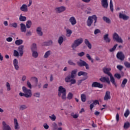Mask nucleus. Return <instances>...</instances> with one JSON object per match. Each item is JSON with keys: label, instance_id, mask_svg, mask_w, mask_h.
Masks as SVG:
<instances>
[{"label": "nucleus", "instance_id": "obj_19", "mask_svg": "<svg viewBox=\"0 0 130 130\" xmlns=\"http://www.w3.org/2000/svg\"><path fill=\"white\" fill-rule=\"evenodd\" d=\"M31 80L34 81V82H36V86L38 87V88H41V83H39L38 84H37V83H38V79L37 78L33 77L31 78Z\"/></svg>", "mask_w": 130, "mask_h": 130}, {"label": "nucleus", "instance_id": "obj_31", "mask_svg": "<svg viewBox=\"0 0 130 130\" xmlns=\"http://www.w3.org/2000/svg\"><path fill=\"white\" fill-rule=\"evenodd\" d=\"M51 54V51L50 50L47 51L45 53V54L44 55V58H48V57H49Z\"/></svg>", "mask_w": 130, "mask_h": 130}, {"label": "nucleus", "instance_id": "obj_10", "mask_svg": "<svg viewBox=\"0 0 130 130\" xmlns=\"http://www.w3.org/2000/svg\"><path fill=\"white\" fill-rule=\"evenodd\" d=\"M69 21L71 24L72 26H75V25L77 24V19H76V17L74 16L70 17Z\"/></svg>", "mask_w": 130, "mask_h": 130}, {"label": "nucleus", "instance_id": "obj_9", "mask_svg": "<svg viewBox=\"0 0 130 130\" xmlns=\"http://www.w3.org/2000/svg\"><path fill=\"white\" fill-rule=\"evenodd\" d=\"M54 10L56 13L60 14V13H63V12L67 10V8L64 6H60L59 7L55 8Z\"/></svg>", "mask_w": 130, "mask_h": 130}, {"label": "nucleus", "instance_id": "obj_23", "mask_svg": "<svg viewBox=\"0 0 130 130\" xmlns=\"http://www.w3.org/2000/svg\"><path fill=\"white\" fill-rule=\"evenodd\" d=\"M110 71H111V68H105L103 69V72L105 73V74H106L108 76H110L111 75V73H110Z\"/></svg>", "mask_w": 130, "mask_h": 130}, {"label": "nucleus", "instance_id": "obj_40", "mask_svg": "<svg viewBox=\"0 0 130 130\" xmlns=\"http://www.w3.org/2000/svg\"><path fill=\"white\" fill-rule=\"evenodd\" d=\"M130 127V123L129 122H126L124 123L123 128L125 129H127V128H129Z\"/></svg>", "mask_w": 130, "mask_h": 130}, {"label": "nucleus", "instance_id": "obj_46", "mask_svg": "<svg viewBox=\"0 0 130 130\" xmlns=\"http://www.w3.org/2000/svg\"><path fill=\"white\" fill-rule=\"evenodd\" d=\"M6 86L7 88V91H11V84L9 82H6Z\"/></svg>", "mask_w": 130, "mask_h": 130}, {"label": "nucleus", "instance_id": "obj_1", "mask_svg": "<svg viewBox=\"0 0 130 130\" xmlns=\"http://www.w3.org/2000/svg\"><path fill=\"white\" fill-rule=\"evenodd\" d=\"M24 54V45H21L18 47V50H14L13 56L15 57H22Z\"/></svg>", "mask_w": 130, "mask_h": 130}, {"label": "nucleus", "instance_id": "obj_62", "mask_svg": "<svg viewBox=\"0 0 130 130\" xmlns=\"http://www.w3.org/2000/svg\"><path fill=\"white\" fill-rule=\"evenodd\" d=\"M100 29H96L94 30V34L95 35H97V34H99V33H100Z\"/></svg>", "mask_w": 130, "mask_h": 130}, {"label": "nucleus", "instance_id": "obj_33", "mask_svg": "<svg viewBox=\"0 0 130 130\" xmlns=\"http://www.w3.org/2000/svg\"><path fill=\"white\" fill-rule=\"evenodd\" d=\"M81 100L82 102H85L87 101V96L85 94H82L81 95Z\"/></svg>", "mask_w": 130, "mask_h": 130}, {"label": "nucleus", "instance_id": "obj_14", "mask_svg": "<svg viewBox=\"0 0 130 130\" xmlns=\"http://www.w3.org/2000/svg\"><path fill=\"white\" fill-rule=\"evenodd\" d=\"M110 99H111V96H110V92L109 91H107L104 98V100L105 101H108V100H110Z\"/></svg>", "mask_w": 130, "mask_h": 130}, {"label": "nucleus", "instance_id": "obj_47", "mask_svg": "<svg viewBox=\"0 0 130 130\" xmlns=\"http://www.w3.org/2000/svg\"><path fill=\"white\" fill-rule=\"evenodd\" d=\"M109 76L110 78V81L111 82L112 84H114V83H115V79H114L113 76H112V74H110V76Z\"/></svg>", "mask_w": 130, "mask_h": 130}, {"label": "nucleus", "instance_id": "obj_27", "mask_svg": "<svg viewBox=\"0 0 130 130\" xmlns=\"http://www.w3.org/2000/svg\"><path fill=\"white\" fill-rule=\"evenodd\" d=\"M103 19L104 22H106V23H107V24H111V20L109 18L106 16H104L103 17Z\"/></svg>", "mask_w": 130, "mask_h": 130}, {"label": "nucleus", "instance_id": "obj_12", "mask_svg": "<svg viewBox=\"0 0 130 130\" xmlns=\"http://www.w3.org/2000/svg\"><path fill=\"white\" fill-rule=\"evenodd\" d=\"M101 5L104 9H108V0H101Z\"/></svg>", "mask_w": 130, "mask_h": 130}, {"label": "nucleus", "instance_id": "obj_4", "mask_svg": "<svg viewBox=\"0 0 130 130\" xmlns=\"http://www.w3.org/2000/svg\"><path fill=\"white\" fill-rule=\"evenodd\" d=\"M22 89L25 94V98H31L32 97V90L31 89H29L25 86H23Z\"/></svg>", "mask_w": 130, "mask_h": 130}, {"label": "nucleus", "instance_id": "obj_35", "mask_svg": "<svg viewBox=\"0 0 130 130\" xmlns=\"http://www.w3.org/2000/svg\"><path fill=\"white\" fill-rule=\"evenodd\" d=\"M31 51H36L37 50V45L36 44H32L31 47Z\"/></svg>", "mask_w": 130, "mask_h": 130}, {"label": "nucleus", "instance_id": "obj_22", "mask_svg": "<svg viewBox=\"0 0 130 130\" xmlns=\"http://www.w3.org/2000/svg\"><path fill=\"white\" fill-rule=\"evenodd\" d=\"M20 10L22 12H28V6L26 4H23L20 7Z\"/></svg>", "mask_w": 130, "mask_h": 130}, {"label": "nucleus", "instance_id": "obj_28", "mask_svg": "<svg viewBox=\"0 0 130 130\" xmlns=\"http://www.w3.org/2000/svg\"><path fill=\"white\" fill-rule=\"evenodd\" d=\"M84 43L86 44V45H87V46H88L89 49H91V48H92V45H91V43H90V42H89V40H88V39H85L84 40Z\"/></svg>", "mask_w": 130, "mask_h": 130}, {"label": "nucleus", "instance_id": "obj_24", "mask_svg": "<svg viewBox=\"0 0 130 130\" xmlns=\"http://www.w3.org/2000/svg\"><path fill=\"white\" fill-rule=\"evenodd\" d=\"M109 35L108 34H106L104 36V40L107 43H109L110 41H111V40L109 37H108Z\"/></svg>", "mask_w": 130, "mask_h": 130}, {"label": "nucleus", "instance_id": "obj_43", "mask_svg": "<svg viewBox=\"0 0 130 130\" xmlns=\"http://www.w3.org/2000/svg\"><path fill=\"white\" fill-rule=\"evenodd\" d=\"M110 9L111 12L113 13L114 9H113V3L112 2V0H110Z\"/></svg>", "mask_w": 130, "mask_h": 130}, {"label": "nucleus", "instance_id": "obj_5", "mask_svg": "<svg viewBox=\"0 0 130 130\" xmlns=\"http://www.w3.org/2000/svg\"><path fill=\"white\" fill-rule=\"evenodd\" d=\"M83 40L82 38H79L75 40L74 43L72 45V47L73 49H76L79 45L82 44L83 43Z\"/></svg>", "mask_w": 130, "mask_h": 130}, {"label": "nucleus", "instance_id": "obj_50", "mask_svg": "<svg viewBox=\"0 0 130 130\" xmlns=\"http://www.w3.org/2000/svg\"><path fill=\"white\" fill-rule=\"evenodd\" d=\"M27 108H28V107L27 106H26V105H23L20 107V109L21 110H25V109H27Z\"/></svg>", "mask_w": 130, "mask_h": 130}, {"label": "nucleus", "instance_id": "obj_60", "mask_svg": "<svg viewBox=\"0 0 130 130\" xmlns=\"http://www.w3.org/2000/svg\"><path fill=\"white\" fill-rule=\"evenodd\" d=\"M78 56H80V57H82V56H84L85 55V52H81L80 53H78Z\"/></svg>", "mask_w": 130, "mask_h": 130}, {"label": "nucleus", "instance_id": "obj_41", "mask_svg": "<svg viewBox=\"0 0 130 130\" xmlns=\"http://www.w3.org/2000/svg\"><path fill=\"white\" fill-rule=\"evenodd\" d=\"M23 42L24 41L22 40H17L15 41V43L16 45H21V44H23Z\"/></svg>", "mask_w": 130, "mask_h": 130}, {"label": "nucleus", "instance_id": "obj_51", "mask_svg": "<svg viewBox=\"0 0 130 130\" xmlns=\"http://www.w3.org/2000/svg\"><path fill=\"white\" fill-rule=\"evenodd\" d=\"M73 94L72 93V92H69L68 94L67 98L69 100H71L73 98Z\"/></svg>", "mask_w": 130, "mask_h": 130}, {"label": "nucleus", "instance_id": "obj_42", "mask_svg": "<svg viewBox=\"0 0 130 130\" xmlns=\"http://www.w3.org/2000/svg\"><path fill=\"white\" fill-rule=\"evenodd\" d=\"M129 114H130L129 109H126V110H125L124 113V116L126 118L128 116V115H129Z\"/></svg>", "mask_w": 130, "mask_h": 130}, {"label": "nucleus", "instance_id": "obj_36", "mask_svg": "<svg viewBox=\"0 0 130 130\" xmlns=\"http://www.w3.org/2000/svg\"><path fill=\"white\" fill-rule=\"evenodd\" d=\"M79 113H75L72 112L71 113V116H72L73 118L77 119L79 116Z\"/></svg>", "mask_w": 130, "mask_h": 130}, {"label": "nucleus", "instance_id": "obj_54", "mask_svg": "<svg viewBox=\"0 0 130 130\" xmlns=\"http://www.w3.org/2000/svg\"><path fill=\"white\" fill-rule=\"evenodd\" d=\"M68 62L70 66H76V63L74 62L72 60H68Z\"/></svg>", "mask_w": 130, "mask_h": 130}, {"label": "nucleus", "instance_id": "obj_49", "mask_svg": "<svg viewBox=\"0 0 130 130\" xmlns=\"http://www.w3.org/2000/svg\"><path fill=\"white\" fill-rule=\"evenodd\" d=\"M86 57L87 58H88V59H89V60H90L91 62L92 63L94 62V60L93 59V58L91 57V56H90V54H87Z\"/></svg>", "mask_w": 130, "mask_h": 130}, {"label": "nucleus", "instance_id": "obj_63", "mask_svg": "<svg viewBox=\"0 0 130 130\" xmlns=\"http://www.w3.org/2000/svg\"><path fill=\"white\" fill-rule=\"evenodd\" d=\"M116 120L118 122V121H119V114L117 113L116 115Z\"/></svg>", "mask_w": 130, "mask_h": 130}, {"label": "nucleus", "instance_id": "obj_56", "mask_svg": "<svg viewBox=\"0 0 130 130\" xmlns=\"http://www.w3.org/2000/svg\"><path fill=\"white\" fill-rule=\"evenodd\" d=\"M11 26L13 28H17L18 27V23L16 22H14L11 24Z\"/></svg>", "mask_w": 130, "mask_h": 130}, {"label": "nucleus", "instance_id": "obj_32", "mask_svg": "<svg viewBox=\"0 0 130 130\" xmlns=\"http://www.w3.org/2000/svg\"><path fill=\"white\" fill-rule=\"evenodd\" d=\"M86 63V61L82 60H80V61L77 62L78 66L80 67H84Z\"/></svg>", "mask_w": 130, "mask_h": 130}, {"label": "nucleus", "instance_id": "obj_18", "mask_svg": "<svg viewBox=\"0 0 130 130\" xmlns=\"http://www.w3.org/2000/svg\"><path fill=\"white\" fill-rule=\"evenodd\" d=\"M14 128L15 129L18 130L20 129V125H19V122H18V120L17 119H14Z\"/></svg>", "mask_w": 130, "mask_h": 130}, {"label": "nucleus", "instance_id": "obj_38", "mask_svg": "<svg viewBox=\"0 0 130 130\" xmlns=\"http://www.w3.org/2000/svg\"><path fill=\"white\" fill-rule=\"evenodd\" d=\"M27 29H30L31 26H32V22L31 20H28L26 22V25Z\"/></svg>", "mask_w": 130, "mask_h": 130}, {"label": "nucleus", "instance_id": "obj_52", "mask_svg": "<svg viewBox=\"0 0 130 130\" xmlns=\"http://www.w3.org/2000/svg\"><path fill=\"white\" fill-rule=\"evenodd\" d=\"M124 64L126 68H127L128 69L130 68V63L129 62H128L127 61H125V62H124Z\"/></svg>", "mask_w": 130, "mask_h": 130}, {"label": "nucleus", "instance_id": "obj_45", "mask_svg": "<svg viewBox=\"0 0 130 130\" xmlns=\"http://www.w3.org/2000/svg\"><path fill=\"white\" fill-rule=\"evenodd\" d=\"M51 127H52L53 130H57V124H56V123H53Z\"/></svg>", "mask_w": 130, "mask_h": 130}, {"label": "nucleus", "instance_id": "obj_17", "mask_svg": "<svg viewBox=\"0 0 130 130\" xmlns=\"http://www.w3.org/2000/svg\"><path fill=\"white\" fill-rule=\"evenodd\" d=\"M2 124L3 125V130H11V127L7 124L6 121H3L2 122Z\"/></svg>", "mask_w": 130, "mask_h": 130}, {"label": "nucleus", "instance_id": "obj_26", "mask_svg": "<svg viewBox=\"0 0 130 130\" xmlns=\"http://www.w3.org/2000/svg\"><path fill=\"white\" fill-rule=\"evenodd\" d=\"M127 83V79H124L122 82V83L121 84V88H122V89H124L125 87V85H126V83Z\"/></svg>", "mask_w": 130, "mask_h": 130}, {"label": "nucleus", "instance_id": "obj_39", "mask_svg": "<svg viewBox=\"0 0 130 130\" xmlns=\"http://www.w3.org/2000/svg\"><path fill=\"white\" fill-rule=\"evenodd\" d=\"M78 72V70L77 69L73 70L71 72V76L72 78H75L77 75V73Z\"/></svg>", "mask_w": 130, "mask_h": 130}, {"label": "nucleus", "instance_id": "obj_30", "mask_svg": "<svg viewBox=\"0 0 130 130\" xmlns=\"http://www.w3.org/2000/svg\"><path fill=\"white\" fill-rule=\"evenodd\" d=\"M72 33H73V31H72V30L69 28L66 29V36L67 37H71V35H72Z\"/></svg>", "mask_w": 130, "mask_h": 130}, {"label": "nucleus", "instance_id": "obj_11", "mask_svg": "<svg viewBox=\"0 0 130 130\" xmlns=\"http://www.w3.org/2000/svg\"><path fill=\"white\" fill-rule=\"evenodd\" d=\"M91 86L94 88H100L101 89L103 88V85L97 82H93Z\"/></svg>", "mask_w": 130, "mask_h": 130}, {"label": "nucleus", "instance_id": "obj_21", "mask_svg": "<svg viewBox=\"0 0 130 130\" xmlns=\"http://www.w3.org/2000/svg\"><path fill=\"white\" fill-rule=\"evenodd\" d=\"M37 33L39 36H42L43 35V32H42V28L39 26L37 28Z\"/></svg>", "mask_w": 130, "mask_h": 130}, {"label": "nucleus", "instance_id": "obj_8", "mask_svg": "<svg viewBox=\"0 0 130 130\" xmlns=\"http://www.w3.org/2000/svg\"><path fill=\"white\" fill-rule=\"evenodd\" d=\"M119 17L120 19H122V20H124V21L128 20L129 18L128 16L125 14V11H122L121 12H120L119 14Z\"/></svg>", "mask_w": 130, "mask_h": 130}, {"label": "nucleus", "instance_id": "obj_20", "mask_svg": "<svg viewBox=\"0 0 130 130\" xmlns=\"http://www.w3.org/2000/svg\"><path fill=\"white\" fill-rule=\"evenodd\" d=\"M117 57L120 60H123L124 59V55L122 53V52H118L117 54Z\"/></svg>", "mask_w": 130, "mask_h": 130}, {"label": "nucleus", "instance_id": "obj_44", "mask_svg": "<svg viewBox=\"0 0 130 130\" xmlns=\"http://www.w3.org/2000/svg\"><path fill=\"white\" fill-rule=\"evenodd\" d=\"M49 117L50 118L51 120H52V121H55V119H56V116H55L54 114L49 116Z\"/></svg>", "mask_w": 130, "mask_h": 130}, {"label": "nucleus", "instance_id": "obj_2", "mask_svg": "<svg viewBox=\"0 0 130 130\" xmlns=\"http://www.w3.org/2000/svg\"><path fill=\"white\" fill-rule=\"evenodd\" d=\"M58 96L61 97L62 100H66L67 99V90L66 88L60 86L58 87Z\"/></svg>", "mask_w": 130, "mask_h": 130}, {"label": "nucleus", "instance_id": "obj_29", "mask_svg": "<svg viewBox=\"0 0 130 130\" xmlns=\"http://www.w3.org/2000/svg\"><path fill=\"white\" fill-rule=\"evenodd\" d=\"M64 36H60L58 39V43H59V45H61L62 44V42H63V38Z\"/></svg>", "mask_w": 130, "mask_h": 130}, {"label": "nucleus", "instance_id": "obj_7", "mask_svg": "<svg viewBox=\"0 0 130 130\" xmlns=\"http://www.w3.org/2000/svg\"><path fill=\"white\" fill-rule=\"evenodd\" d=\"M113 39L116 40V41L119 43H122L123 42L121 38L119 37L118 34H117L116 32L113 34Z\"/></svg>", "mask_w": 130, "mask_h": 130}, {"label": "nucleus", "instance_id": "obj_55", "mask_svg": "<svg viewBox=\"0 0 130 130\" xmlns=\"http://www.w3.org/2000/svg\"><path fill=\"white\" fill-rule=\"evenodd\" d=\"M116 47H117V44L115 45L112 48L110 49V52L114 51V50H115L116 49Z\"/></svg>", "mask_w": 130, "mask_h": 130}, {"label": "nucleus", "instance_id": "obj_15", "mask_svg": "<svg viewBox=\"0 0 130 130\" xmlns=\"http://www.w3.org/2000/svg\"><path fill=\"white\" fill-rule=\"evenodd\" d=\"M20 26L21 31L23 33H26L27 31V27H26V25H25L24 23H21Z\"/></svg>", "mask_w": 130, "mask_h": 130}, {"label": "nucleus", "instance_id": "obj_25", "mask_svg": "<svg viewBox=\"0 0 130 130\" xmlns=\"http://www.w3.org/2000/svg\"><path fill=\"white\" fill-rule=\"evenodd\" d=\"M52 43L53 42L52 40H49L44 42L43 45H44V46H50V45H52Z\"/></svg>", "mask_w": 130, "mask_h": 130}, {"label": "nucleus", "instance_id": "obj_3", "mask_svg": "<svg viewBox=\"0 0 130 130\" xmlns=\"http://www.w3.org/2000/svg\"><path fill=\"white\" fill-rule=\"evenodd\" d=\"M98 19V17H97V16H96V15L89 16L87 20V26H88V27H90V26H91L92 24H93V22H94V25L95 26V25H96V23H97Z\"/></svg>", "mask_w": 130, "mask_h": 130}, {"label": "nucleus", "instance_id": "obj_59", "mask_svg": "<svg viewBox=\"0 0 130 130\" xmlns=\"http://www.w3.org/2000/svg\"><path fill=\"white\" fill-rule=\"evenodd\" d=\"M7 42H12L13 41V38L11 37H8L6 39Z\"/></svg>", "mask_w": 130, "mask_h": 130}, {"label": "nucleus", "instance_id": "obj_58", "mask_svg": "<svg viewBox=\"0 0 130 130\" xmlns=\"http://www.w3.org/2000/svg\"><path fill=\"white\" fill-rule=\"evenodd\" d=\"M43 126L45 129H48L49 128V126L48 124H47V123H44Z\"/></svg>", "mask_w": 130, "mask_h": 130}, {"label": "nucleus", "instance_id": "obj_6", "mask_svg": "<svg viewBox=\"0 0 130 130\" xmlns=\"http://www.w3.org/2000/svg\"><path fill=\"white\" fill-rule=\"evenodd\" d=\"M65 81L66 83H70L72 85H74V84H76V79H74V77H72V76H68L65 78Z\"/></svg>", "mask_w": 130, "mask_h": 130}, {"label": "nucleus", "instance_id": "obj_13", "mask_svg": "<svg viewBox=\"0 0 130 130\" xmlns=\"http://www.w3.org/2000/svg\"><path fill=\"white\" fill-rule=\"evenodd\" d=\"M13 66L14 67L16 71H19V61H18V59H14L13 60Z\"/></svg>", "mask_w": 130, "mask_h": 130}, {"label": "nucleus", "instance_id": "obj_61", "mask_svg": "<svg viewBox=\"0 0 130 130\" xmlns=\"http://www.w3.org/2000/svg\"><path fill=\"white\" fill-rule=\"evenodd\" d=\"M27 85L29 88V89H32V85H31V83L29 81L27 82Z\"/></svg>", "mask_w": 130, "mask_h": 130}, {"label": "nucleus", "instance_id": "obj_34", "mask_svg": "<svg viewBox=\"0 0 130 130\" xmlns=\"http://www.w3.org/2000/svg\"><path fill=\"white\" fill-rule=\"evenodd\" d=\"M27 20V17L26 16H23L22 14H21L19 16V21L21 22H25Z\"/></svg>", "mask_w": 130, "mask_h": 130}, {"label": "nucleus", "instance_id": "obj_37", "mask_svg": "<svg viewBox=\"0 0 130 130\" xmlns=\"http://www.w3.org/2000/svg\"><path fill=\"white\" fill-rule=\"evenodd\" d=\"M32 51V56L34 58H37L38 57V52L37 51Z\"/></svg>", "mask_w": 130, "mask_h": 130}, {"label": "nucleus", "instance_id": "obj_53", "mask_svg": "<svg viewBox=\"0 0 130 130\" xmlns=\"http://www.w3.org/2000/svg\"><path fill=\"white\" fill-rule=\"evenodd\" d=\"M34 97H36V98H40V92H35L34 94Z\"/></svg>", "mask_w": 130, "mask_h": 130}, {"label": "nucleus", "instance_id": "obj_64", "mask_svg": "<svg viewBox=\"0 0 130 130\" xmlns=\"http://www.w3.org/2000/svg\"><path fill=\"white\" fill-rule=\"evenodd\" d=\"M31 35H32V32L30 30L27 31L26 33V36H31Z\"/></svg>", "mask_w": 130, "mask_h": 130}, {"label": "nucleus", "instance_id": "obj_48", "mask_svg": "<svg viewBox=\"0 0 130 130\" xmlns=\"http://www.w3.org/2000/svg\"><path fill=\"white\" fill-rule=\"evenodd\" d=\"M86 75H87V73L83 71H80L78 73V76L79 77H81V76H86Z\"/></svg>", "mask_w": 130, "mask_h": 130}, {"label": "nucleus", "instance_id": "obj_16", "mask_svg": "<svg viewBox=\"0 0 130 130\" xmlns=\"http://www.w3.org/2000/svg\"><path fill=\"white\" fill-rule=\"evenodd\" d=\"M100 81H101V82H102V83H105V82H106V83H108V84L110 83V80H109V78L108 77H102L101 78H100Z\"/></svg>", "mask_w": 130, "mask_h": 130}, {"label": "nucleus", "instance_id": "obj_57", "mask_svg": "<svg viewBox=\"0 0 130 130\" xmlns=\"http://www.w3.org/2000/svg\"><path fill=\"white\" fill-rule=\"evenodd\" d=\"M114 77H115V78H117V79H118L121 78V76H120V74H117V73L114 75Z\"/></svg>", "mask_w": 130, "mask_h": 130}]
</instances>
